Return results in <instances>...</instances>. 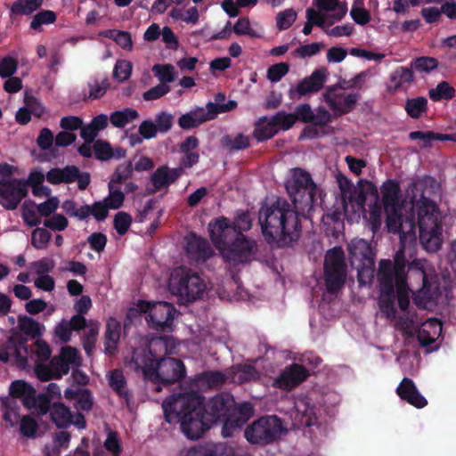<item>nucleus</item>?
Listing matches in <instances>:
<instances>
[{"label":"nucleus","mask_w":456,"mask_h":456,"mask_svg":"<svg viewBox=\"0 0 456 456\" xmlns=\"http://www.w3.org/2000/svg\"><path fill=\"white\" fill-rule=\"evenodd\" d=\"M435 186L436 181L433 178H419L409 185L405 199H402L399 183L387 180L380 186L381 201L377 197L368 206L364 215L375 232L381 226L384 211L388 232L398 234L401 241V248L395 256L394 265L390 260L379 262V313L410 336L418 331V339L422 346L431 345L440 338L442 323L437 319L430 318L419 326L420 320L409 308L410 292L416 305L431 308L436 304L441 291L434 266L425 259L412 261L405 274L404 250L414 245L417 240L415 211L423 248L427 251L436 252L442 246V216L436 204L428 197Z\"/></svg>","instance_id":"obj_1"},{"label":"nucleus","mask_w":456,"mask_h":456,"mask_svg":"<svg viewBox=\"0 0 456 456\" xmlns=\"http://www.w3.org/2000/svg\"><path fill=\"white\" fill-rule=\"evenodd\" d=\"M165 420L179 423L182 432L191 440L201 438L220 420L222 436L228 437V393H220L207 403L196 392L173 394L162 403Z\"/></svg>","instance_id":"obj_2"},{"label":"nucleus","mask_w":456,"mask_h":456,"mask_svg":"<svg viewBox=\"0 0 456 456\" xmlns=\"http://www.w3.org/2000/svg\"><path fill=\"white\" fill-rule=\"evenodd\" d=\"M169 339L164 337L153 338L147 348L134 350L132 361L136 371H141L145 380L156 384L155 391L160 392L159 384L173 385L182 381L186 375L183 361L173 357H161L171 354Z\"/></svg>","instance_id":"obj_3"},{"label":"nucleus","mask_w":456,"mask_h":456,"mask_svg":"<svg viewBox=\"0 0 456 456\" xmlns=\"http://www.w3.org/2000/svg\"><path fill=\"white\" fill-rule=\"evenodd\" d=\"M259 224L264 236L270 241L288 244L299 235L297 213L284 202L263 206L259 211Z\"/></svg>","instance_id":"obj_4"},{"label":"nucleus","mask_w":456,"mask_h":456,"mask_svg":"<svg viewBox=\"0 0 456 456\" xmlns=\"http://www.w3.org/2000/svg\"><path fill=\"white\" fill-rule=\"evenodd\" d=\"M286 188L293 196L295 207L298 211L312 210L317 188L308 173L300 168L292 169L287 179Z\"/></svg>","instance_id":"obj_5"},{"label":"nucleus","mask_w":456,"mask_h":456,"mask_svg":"<svg viewBox=\"0 0 456 456\" xmlns=\"http://www.w3.org/2000/svg\"><path fill=\"white\" fill-rule=\"evenodd\" d=\"M287 428L276 416L262 417L244 430L246 440L255 445H266L284 436Z\"/></svg>","instance_id":"obj_6"},{"label":"nucleus","mask_w":456,"mask_h":456,"mask_svg":"<svg viewBox=\"0 0 456 456\" xmlns=\"http://www.w3.org/2000/svg\"><path fill=\"white\" fill-rule=\"evenodd\" d=\"M169 288L173 294L187 303L200 298L206 289L204 281L191 269L180 267L171 275Z\"/></svg>","instance_id":"obj_7"},{"label":"nucleus","mask_w":456,"mask_h":456,"mask_svg":"<svg viewBox=\"0 0 456 456\" xmlns=\"http://www.w3.org/2000/svg\"><path fill=\"white\" fill-rule=\"evenodd\" d=\"M348 251L360 284L370 283L374 277V254L370 245L363 239H354L348 245Z\"/></svg>","instance_id":"obj_8"},{"label":"nucleus","mask_w":456,"mask_h":456,"mask_svg":"<svg viewBox=\"0 0 456 456\" xmlns=\"http://www.w3.org/2000/svg\"><path fill=\"white\" fill-rule=\"evenodd\" d=\"M251 227V218L247 212H238L232 225L234 231H239L234 241L230 245V264L245 263L251 260L254 254V242L247 240L240 232Z\"/></svg>","instance_id":"obj_9"},{"label":"nucleus","mask_w":456,"mask_h":456,"mask_svg":"<svg viewBox=\"0 0 456 456\" xmlns=\"http://www.w3.org/2000/svg\"><path fill=\"white\" fill-rule=\"evenodd\" d=\"M324 279L329 292L338 291L346 280L344 252L340 247L329 250L325 256Z\"/></svg>","instance_id":"obj_10"},{"label":"nucleus","mask_w":456,"mask_h":456,"mask_svg":"<svg viewBox=\"0 0 456 456\" xmlns=\"http://www.w3.org/2000/svg\"><path fill=\"white\" fill-rule=\"evenodd\" d=\"M338 183L345 216L351 222H358L363 213L365 195L362 189L345 177L340 178Z\"/></svg>","instance_id":"obj_11"},{"label":"nucleus","mask_w":456,"mask_h":456,"mask_svg":"<svg viewBox=\"0 0 456 456\" xmlns=\"http://www.w3.org/2000/svg\"><path fill=\"white\" fill-rule=\"evenodd\" d=\"M228 111V104H218L209 102L203 107H195L189 112L180 116L178 126L183 130L197 128L205 122L215 119L218 114Z\"/></svg>","instance_id":"obj_12"},{"label":"nucleus","mask_w":456,"mask_h":456,"mask_svg":"<svg viewBox=\"0 0 456 456\" xmlns=\"http://www.w3.org/2000/svg\"><path fill=\"white\" fill-rule=\"evenodd\" d=\"M27 194L28 190L24 181L18 179L0 181V204L5 209H16Z\"/></svg>","instance_id":"obj_13"},{"label":"nucleus","mask_w":456,"mask_h":456,"mask_svg":"<svg viewBox=\"0 0 456 456\" xmlns=\"http://www.w3.org/2000/svg\"><path fill=\"white\" fill-rule=\"evenodd\" d=\"M323 99L335 115L349 112L359 99L357 94L347 93L340 87H330L323 94Z\"/></svg>","instance_id":"obj_14"},{"label":"nucleus","mask_w":456,"mask_h":456,"mask_svg":"<svg viewBox=\"0 0 456 456\" xmlns=\"http://www.w3.org/2000/svg\"><path fill=\"white\" fill-rule=\"evenodd\" d=\"M146 304L147 309L144 311H149V322L155 329L165 330L171 327L176 314V309L172 304L165 301L156 302L152 305L150 303Z\"/></svg>","instance_id":"obj_15"},{"label":"nucleus","mask_w":456,"mask_h":456,"mask_svg":"<svg viewBox=\"0 0 456 456\" xmlns=\"http://www.w3.org/2000/svg\"><path fill=\"white\" fill-rule=\"evenodd\" d=\"M328 71L324 68L314 70L309 77L302 79L296 87L289 91L290 99H300L302 96L312 94L321 90L326 82Z\"/></svg>","instance_id":"obj_16"},{"label":"nucleus","mask_w":456,"mask_h":456,"mask_svg":"<svg viewBox=\"0 0 456 456\" xmlns=\"http://www.w3.org/2000/svg\"><path fill=\"white\" fill-rule=\"evenodd\" d=\"M308 376L307 370L299 364H291L285 367L273 380V386L276 388L290 391L301 384Z\"/></svg>","instance_id":"obj_17"},{"label":"nucleus","mask_w":456,"mask_h":456,"mask_svg":"<svg viewBox=\"0 0 456 456\" xmlns=\"http://www.w3.org/2000/svg\"><path fill=\"white\" fill-rule=\"evenodd\" d=\"M208 232L213 245L220 251L224 263H228V218L220 216L211 221Z\"/></svg>","instance_id":"obj_18"},{"label":"nucleus","mask_w":456,"mask_h":456,"mask_svg":"<svg viewBox=\"0 0 456 456\" xmlns=\"http://www.w3.org/2000/svg\"><path fill=\"white\" fill-rule=\"evenodd\" d=\"M9 350L13 352L14 357L19 362H26V355H22L21 352L28 353L27 338L20 332L12 333L4 346L0 349V362H8L10 360Z\"/></svg>","instance_id":"obj_19"},{"label":"nucleus","mask_w":456,"mask_h":456,"mask_svg":"<svg viewBox=\"0 0 456 456\" xmlns=\"http://www.w3.org/2000/svg\"><path fill=\"white\" fill-rule=\"evenodd\" d=\"M314 4L317 7L316 12L327 19V26L340 20L347 12L346 3L338 0H314Z\"/></svg>","instance_id":"obj_20"},{"label":"nucleus","mask_w":456,"mask_h":456,"mask_svg":"<svg viewBox=\"0 0 456 456\" xmlns=\"http://www.w3.org/2000/svg\"><path fill=\"white\" fill-rule=\"evenodd\" d=\"M294 413L296 427H311L317 421L316 409L312 405L308 397L301 396L296 399Z\"/></svg>","instance_id":"obj_21"},{"label":"nucleus","mask_w":456,"mask_h":456,"mask_svg":"<svg viewBox=\"0 0 456 456\" xmlns=\"http://www.w3.org/2000/svg\"><path fill=\"white\" fill-rule=\"evenodd\" d=\"M184 173L182 167L170 168L167 165L159 167L151 176L153 192L168 188L175 183Z\"/></svg>","instance_id":"obj_22"},{"label":"nucleus","mask_w":456,"mask_h":456,"mask_svg":"<svg viewBox=\"0 0 456 456\" xmlns=\"http://www.w3.org/2000/svg\"><path fill=\"white\" fill-rule=\"evenodd\" d=\"M185 252L189 258L197 263L207 261L214 253L208 240L194 233L187 240Z\"/></svg>","instance_id":"obj_23"},{"label":"nucleus","mask_w":456,"mask_h":456,"mask_svg":"<svg viewBox=\"0 0 456 456\" xmlns=\"http://www.w3.org/2000/svg\"><path fill=\"white\" fill-rule=\"evenodd\" d=\"M399 397L416 408H423L428 402L417 389L413 381L410 379H403L396 388Z\"/></svg>","instance_id":"obj_24"},{"label":"nucleus","mask_w":456,"mask_h":456,"mask_svg":"<svg viewBox=\"0 0 456 456\" xmlns=\"http://www.w3.org/2000/svg\"><path fill=\"white\" fill-rule=\"evenodd\" d=\"M121 322L114 317H110L106 322L104 333V353L113 356L118 352V344L121 335Z\"/></svg>","instance_id":"obj_25"},{"label":"nucleus","mask_w":456,"mask_h":456,"mask_svg":"<svg viewBox=\"0 0 456 456\" xmlns=\"http://www.w3.org/2000/svg\"><path fill=\"white\" fill-rule=\"evenodd\" d=\"M77 167L68 165L63 168L54 167L50 169L46 175V180L52 184L72 183L76 181Z\"/></svg>","instance_id":"obj_26"},{"label":"nucleus","mask_w":456,"mask_h":456,"mask_svg":"<svg viewBox=\"0 0 456 456\" xmlns=\"http://www.w3.org/2000/svg\"><path fill=\"white\" fill-rule=\"evenodd\" d=\"M254 415V408L249 403L230 404V428L240 427Z\"/></svg>","instance_id":"obj_27"},{"label":"nucleus","mask_w":456,"mask_h":456,"mask_svg":"<svg viewBox=\"0 0 456 456\" xmlns=\"http://www.w3.org/2000/svg\"><path fill=\"white\" fill-rule=\"evenodd\" d=\"M186 456H228V454L225 444L208 442L191 447Z\"/></svg>","instance_id":"obj_28"},{"label":"nucleus","mask_w":456,"mask_h":456,"mask_svg":"<svg viewBox=\"0 0 456 456\" xmlns=\"http://www.w3.org/2000/svg\"><path fill=\"white\" fill-rule=\"evenodd\" d=\"M51 420L59 428H66L72 424L73 414L62 403H53L50 411Z\"/></svg>","instance_id":"obj_29"},{"label":"nucleus","mask_w":456,"mask_h":456,"mask_svg":"<svg viewBox=\"0 0 456 456\" xmlns=\"http://www.w3.org/2000/svg\"><path fill=\"white\" fill-rule=\"evenodd\" d=\"M413 78L412 71L410 69L400 67L392 73L387 89L389 92L395 93L411 83Z\"/></svg>","instance_id":"obj_30"},{"label":"nucleus","mask_w":456,"mask_h":456,"mask_svg":"<svg viewBox=\"0 0 456 456\" xmlns=\"http://www.w3.org/2000/svg\"><path fill=\"white\" fill-rule=\"evenodd\" d=\"M44 0H16L10 8V17L26 15L28 16L38 10Z\"/></svg>","instance_id":"obj_31"},{"label":"nucleus","mask_w":456,"mask_h":456,"mask_svg":"<svg viewBox=\"0 0 456 456\" xmlns=\"http://www.w3.org/2000/svg\"><path fill=\"white\" fill-rule=\"evenodd\" d=\"M139 118V112L133 108H124L110 113V122L114 127L124 128Z\"/></svg>","instance_id":"obj_32"},{"label":"nucleus","mask_w":456,"mask_h":456,"mask_svg":"<svg viewBox=\"0 0 456 456\" xmlns=\"http://www.w3.org/2000/svg\"><path fill=\"white\" fill-rule=\"evenodd\" d=\"M258 377V371L250 365H237L230 370V382L236 384L254 380Z\"/></svg>","instance_id":"obj_33"},{"label":"nucleus","mask_w":456,"mask_h":456,"mask_svg":"<svg viewBox=\"0 0 456 456\" xmlns=\"http://www.w3.org/2000/svg\"><path fill=\"white\" fill-rule=\"evenodd\" d=\"M279 131L273 120V118H262L256 123L254 134L258 141H264L273 137Z\"/></svg>","instance_id":"obj_34"},{"label":"nucleus","mask_w":456,"mask_h":456,"mask_svg":"<svg viewBox=\"0 0 456 456\" xmlns=\"http://www.w3.org/2000/svg\"><path fill=\"white\" fill-rule=\"evenodd\" d=\"M87 87L89 89L88 94L84 93L82 99L84 101L88 100H96L102 98L107 92L110 87V83L108 78H104L102 80L94 79L87 83Z\"/></svg>","instance_id":"obj_35"},{"label":"nucleus","mask_w":456,"mask_h":456,"mask_svg":"<svg viewBox=\"0 0 456 456\" xmlns=\"http://www.w3.org/2000/svg\"><path fill=\"white\" fill-rule=\"evenodd\" d=\"M194 380L199 386L219 387L224 382V375L219 371H203L196 374Z\"/></svg>","instance_id":"obj_36"},{"label":"nucleus","mask_w":456,"mask_h":456,"mask_svg":"<svg viewBox=\"0 0 456 456\" xmlns=\"http://www.w3.org/2000/svg\"><path fill=\"white\" fill-rule=\"evenodd\" d=\"M110 387L120 396L126 400L129 399V393L126 390V379L122 370H114L110 374L109 379Z\"/></svg>","instance_id":"obj_37"},{"label":"nucleus","mask_w":456,"mask_h":456,"mask_svg":"<svg viewBox=\"0 0 456 456\" xmlns=\"http://www.w3.org/2000/svg\"><path fill=\"white\" fill-rule=\"evenodd\" d=\"M18 325L20 331L23 332L25 335H28L33 338L41 336L40 323L31 317L26 315H20L18 317Z\"/></svg>","instance_id":"obj_38"},{"label":"nucleus","mask_w":456,"mask_h":456,"mask_svg":"<svg viewBox=\"0 0 456 456\" xmlns=\"http://www.w3.org/2000/svg\"><path fill=\"white\" fill-rule=\"evenodd\" d=\"M428 94L435 102L449 100L455 95V89L449 83L441 82L435 88L430 89Z\"/></svg>","instance_id":"obj_39"},{"label":"nucleus","mask_w":456,"mask_h":456,"mask_svg":"<svg viewBox=\"0 0 456 456\" xmlns=\"http://www.w3.org/2000/svg\"><path fill=\"white\" fill-rule=\"evenodd\" d=\"M154 76L159 80V84L167 85L175 79V68L171 64H155L152 68Z\"/></svg>","instance_id":"obj_40"},{"label":"nucleus","mask_w":456,"mask_h":456,"mask_svg":"<svg viewBox=\"0 0 456 456\" xmlns=\"http://www.w3.org/2000/svg\"><path fill=\"white\" fill-rule=\"evenodd\" d=\"M350 15L359 25H365L370 20V15L364 8L363 0H354Z\"/></svg>","instance_id":"obj_41"},{"label":"nucleus","mask_w":456,"mask_h":456,"mask_svg":"<svg viewBox=\"0 0 456 456\" xmlns=\"http://www.w3.org/2000/svg\"><path fill=\"white\" fill-rule=\"evenodd\" d=\"M134 171V167L131 161H128L126 163L119 164L113 175H111V178L109 182V183L116 184V183H122L125 181H126L128 178L132 176Z\"/></svg>","instance_id":"obj_42"},{"label":"nucleus","mask_w":456,"mask_h":456,"mask_svg":"<svg viewBox=\"0 0 456 456\" xmlns=\"http://www.w3.org/2000/svg\"><path fill=\"white\" fill-rule=\"evenodd\" d=\"M306 19L307 21L303 28V33L305 35H309L312 32V28L314 25L319 27L327 26V19L319 12H316L315 10L309 8L306 10Z\"/></svg>","instance_id":"obj_43"},{"label":"nucleus","mask_w":456,"mask_h":456,"mask_svg":"<svg viewBox=\"0 0 456 456\" xmlns=\"http://www.w3.org/2000/svg\"><path fill=\"white\" fill-rule=\"evenodd\" d=\"M93 150L95 158L102 161L110 160L114 155V150L111 148L110 143L102 139L94 142Z\"/></svg>","instance_id":"obj_44"},{"label":"nucleus","mask_w":456,"mask_h":456,"mask_svg":"<svg viewBox=\"0 0 456 456\" xmlns=\"http://www.w3.org/2000/svg\"><path fill=\"white\" fill-rule=\"evenodd\" d=\"M108 186L110 193L103 200L110 209H118L123 205L125 194L120 189L115 188L114 184L109 183Z\"/></svg>","instance_id":"obj_45"},{"label":"nucleus","mask_w":456,"mask_h":456,"mask_svg":"<svg viewBox=\"0 0 456 456\" xmlns=\"http://www.w3.org/2000/svg\"><path fill=\"white\" fill-rule=\"evenodd\" d=\"M56 20V14L51 10H43L37 12L30 22V28L39 30L42 25L54 23Z\"/></svg>","instance_id":"obj_46"},{"label":"nucleus","mask_w":456,"mask_h":456,"mask_svg":"<svg viewBox=\"0 0 456 456\" xmlns=\"http://www.w3.org/2000/svg\"><path fill=\"white\" fill-rule=\"evenodd\" d=\"M52 238L49 231L44 228H36L31 234V244L37 249L45 248Z\"/></svg>","instance_id":"obj_47"},{"label":"nucleus","mask_w":456,"mask_h":456,"mask_svg":"<svg viewBox=\"0 0 456 456\" xmlns=\"http://www.w3.org/2000/svg\"><path fill=\"white\" fill-rule=\"evenodd\" d=\"M106 36L112 38L124 50H132L133 42L129 32L122 30H108Z\"/></svg>","instance_id":"obj_48"},{"label":"nucleus","mask_w":456,"mask_h":456,"mask_svg":"<svg viewBox=\"0 0 456 456\" xmlns=\"http://www.w3.org/2000/svg\"><path fill=\"white\" fill-rule=\"evenodd\" d=\"M273 120L278 131H285L289 130L294 126V124L297 122V117L294 115V113L280 111L275 116L273 117Z\"/></svg>","instance_id":"obj_49"},{"label":"nucleus","mask_w":456,"mask_h":456,"mask_svg":"<svg viewBox=\"0 0 456 456\" xmlns=\"http://www.w3.org/2000/svg\"><path fill=\"white\" fill-rule=\"evenodd\" d=\"M114 228L119 235H125L132 224L131 216L124 211L118 212L114 216Z\"/></svg>","instance_id":"obj_50"},{"label":"nucleus","mask_w":456,"mask_h":456,"mask_svg":"<svg viewBox=\"0 0 456 456\" xmlns=\"http://www.w3.org/2000/svg\"><path fill=\"white\" fill-rule=\"evenodd\" d=\"M428 101L424 97H417L408 100L406 102L407 113L411 118H419L426 110Z\"/></svg>","instance_id":"obj_51"},{"label":"nucleus","mask_w":456,"mask_h":456,"mask_svg":"<svg viewBox=\"0 0 456 456\" xmlns=\"http://www.w3.org/2000/svg\"><path fill=\"white\" fill-rule=\"evenodd\" d=\"M132 64L126 60H119L113 69V77L119 82L127 80L131 76Z\"/></svg>","instance_id":"obj_52"},{"label":"nucleus","mask_w":456,"mask_h":456,"mask_svg":"<svg viewBox=\"0 0 456 456\" xmlns=\"http://www.w3.org/2000/svg\"><path fill=\"white\" fill-rule=\"evenodd\" d=\"M37 428V421L30 415H25L20 419V431L25 437H34Z\"/></svg>","instance_id":"obj_53"},{"label":"nucleus","mask_w":456,"mask_h":456,"mask_svg":"<svg viewBox=\"0 0 456 456\" xmlns=\"http://www.w3.org/2000/svg\"><path fill=\"white\" fill-rule=\"evenodd\" d=\"M32 205L36 206V203L32 202ZM21 217L29 227L37 226L41 223V218L37 215L35 208L28 207L27 203H24L21 208Z\"/></svg>","instance_id":"obj_54"},{"label":"nucleus","mask_w":456,"mask_h":456,"mask_svg":"<svg viewBox=\"0 0 456 456\" xmlns=\"http://www.w3.org/2000/svg\"><path fill=\"white\" fill-rule=\"evenodd\" d=\"M32 388L33 387L26 381L18 379L11 383L9 394L13 398L22 399Z\"/></svg>","instance_id":"obj_55"},{"label":"nucleus","mask_w":456,"mask_h":456,"mask_svg":"<svg viewBox=\"0 0 456 456\" xmlns=\"http://www.w3.org/2000/svg\"><path fill=\"white\" fill-rule=\"evenodd\" d=\"M232 30L237 35H248L252 37H259L260 33L255 29L248 19H239L232 27Z\"/></svg>","instance_id":"obj_56"},{"label":"nucleus","mask_w":456,"mask_h":456,"mask_svg":"<svg viewBox=\"0 0 456 456\" xmlns=\"http://www.w3.org/2000/svg\"><path fill=\"white\" fill-rule=\"evenodd\" d=\"M155 126L158 127V132L161 134L167 133L173 126L174 117L165 111H161L156 115Z\"/></svg>","instance_id":"obj_57"},{"label":"nucleus","mask_w":456,"mask_h":456,"mask_svg":"<svg viewBox=\"0 0 456 456\" xmlns=\"http://www.w3.org/2000/svg\"><path fill=\"white\" fill-rule=\"evenodd\" d=\"M323 47L322 44L320 43H312L308 45H304L296 49L292 55L297 58H307L312 57L317 54L320 50Z\"/></svg>","instance_id":"obj_58"},{"label":"nucleus","mask_w":456,"mask_h":456,"mask_svg":"<svg viewBox=\"0 0 456 456\" xmlns=\"http://www.w3.org/2000/svg\"><path fill=\"white\" fill-rule=\"evenodd\" d=\"M289 70V67L285 62H281L271 66L267 69V78L273 82H279Z\"/></svg>","instance_id":"obj_59"},{"label":"nucleus","mask_w":456,"mask_h":456,"mask_svg":"<svg viewBox=\"0 0 456 456\" xmlns=\"http://www.w3.org/2000/svg\"><path fill=\"white\" fill-rule=\"evenodd\" d=\"M44 225L53 231H64L68 225V219L61 214H53L51 218L44 221Z\"/></svg>","instance_id":"obj_60"},{"label":"nucleus","mask_w":456,"mask_h":456,"mask_svg":"<svg viewBox=\"0 0 456 456\" xmlns=\"http://www.w3.org/2000/svg\"><path fill=\"white\" fill-rule=\"evenodd\" d=\"M18 68V61L10 56L4 57L0 61V77L7 78L12 76Z\"/></svg>","instance_id":"obj_61"},{"label":"nucleus","mask_w":456,"mask_h":456,"mask_svg":"<svg viewBox=\"0 0 456 456\" xmlns=\"http://www.w3.org/2000/svg\"><path fill=\"white\" fill-rule=\"evenodd\" d=\"M437 64L438 62L435 58L421 57L411 62V69L418 71L428 72L436 69Z\"/></svg>","instance_id":"obj_62"},{"label":"nucleus","mask_w":456,"mask_h":456,"mask_svg":"<svg viewBox=\"0 0 456 456\" xmlns=\"http://www.w3.org/2000/svg\"><path fill=\"white\" fill-rule=\"evenodd\" d=\"M170 92V86L164 84H159L158 86L147 90L143 93L142 98L144 101H154L158 100L164 95H166L167 93Z\"/></svg>","instance_id":"obj_63"},{"label":"nucleus","mask_w":456,"mask_h":456,"mask_svg":"<svg viewBox=\"0 0 456 456\" xmlns=\"http://www.w3.org/2000/svg\"><path fill=\"white\" fill-rule=\"evenodd\" d=\"M296 18L297 13L293 10H285L277 15V26L280 29H287L294 23Z\"/></svg>","instance_id":"obj_64"}]
</instances>
